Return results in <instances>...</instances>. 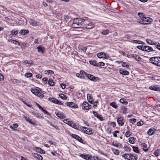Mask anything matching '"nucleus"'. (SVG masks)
Listing matches in <instances>:
<instances>
[{
  "label": "nucleus",
  "mask_w": 160,
  "mask_h": 160,
  "mask_svg": "<svg viewBox=\"0 0 160 160\" xmlns=\"http://www.w3.org/2000/svg\"><path fill=\"white\" fill-rule=\"evenodd\" d=\"M31 91L34 95L40 98H42L44 96L43 94L44 93V91H42L41 89L38 87H36L31 89Z\"/></svg>",
  "instance_id": "f257e3e1"
},
{
  "label": "nucleus",
  "mask_w": 160,
  "mask_h": 160,
  "mask_svg": "<svg viewBox=\"0 0 160 160\" xmlns=\"http://www.w3.org/2000/svg\"><path fill=\"white\" fill-rule=\"evenodd\" d=\"M84 24V23H82V19L81 18H76L73 20L72 26L74 28H80Z\"/></svg>",
  "instance_id": "f03ea898"
},
{
  "label": "nucleus",
  "mask_w": 160,
  "mask_h": 160,
  "mask_svg": "<svg viewBox=\"0 0 160 160\" xmlns=\"http://www.w3.org/2000/svg\"><path fill=\"white\" fill-rule=\"evenodd\" d=\"M80 129H82V131L85 132L87 134H91L93 133L92 130H91L89 128H88L86 127H80Z\"/></svg>",
  "instance_id": "7ed1b4c3"
},
{
  "label": "nucleus",
  "mask_w": 160,
  "mask_h": 160,
  "mask_svg": "<svg viewBox=\"0 0 160 160\" xmlns=\"http://www.w3.org/2000/svg\"><path fill=\"white\" fill-rule=\"evenodd\" d=\"M91 105H89L87 102L84 101L82 105V109L84 110H87L91 109Z\"/></svg>",
  "instance_id": "20e7f679"
},
{
  "label": "nucleus",
  "mask_w": 160,
  "mask_h": 160,
  "mask_svg": "<svg viewBox=\"0 0 160 160\" xmlns=\"http://www.w3.org/2000/svg\"><path fill=\"white\" fill-rule=\"evenodd\" d=\"M66 123L68 125L73 128L78 130H80L79 127L78 125H76L74 123H73L72 121H68L67 123Z\"/></svg>",
  "instance_id": "39448f33"
},
{
  "label": "nucleus",
  "mask_w": 160,
  "mask_h": 160,
  "mask_svg": "<svg viewBox=\"0 0 160 160\" xmlns=\"http://www.w3.org/2000/svg\"><path fill=\"white\" fill-rule=\"evenodd\" d=\"M117 122L119 126H122L124 125V120L123 117H120L117 119Z\"/></svg>",
  "instance_id": "423d86ee"
},
{
  "label": "nucleus",
  "mask_w": 160,
  "mask_h": 160,
  "mask_svg": "<svg viewBox=\"0 0 160 160\" xmlns=\"http://www.w3.org/2000/svg\"><path fill=\"white\" fill-rule=\"evenodd\" d=\"M48 99L51 102H53L55 104L59 105H62L63 103L59 101H58L56 99L52 98H49Z\"/></svg>",
  "instance_id": "0eeeda50"
},
{
  "label": "nucleus",
  "mask_w": 160,
  "mask_h": 160,
  "mask_svg": "<svg viewBox=\"0 0 160 160\" xmlns=\"http://www.w3.org/2000/svg\"><path fill=\"white\" fill-rule=\"evenodd\" d=\"M80 156L86 160H92V156L89 154H81L80 155Z\"/></svg>",
  "instance_id": "6e6552de"
},
{
  "label": "nucleus",
  "mask_w": 160,
  "mask_h": 160,
  "mask_svg": "<svg viewBox=\"0 0 160 160\" xmlns=\"http://www.w3.org/2000/svg\"><path fill=\"white\" fill-rule=\"evenodd\" d=\"M66 104L67 106L69 107L72 108H78V106L72 102H67L66 103Z\"/></svg>",
  "instance_id": "1a4fd4ad"
},
{
  "label": "nucleus",
  "mask_w": 160,
  "mask_h": 160,
  "mask_svg": "<svg viewBox=\"0 0 160 160\" xmlns=\"http://www.w3.org/2000/svg\"><path fill=\"white\" fill-rule=\"evenodd\" d=\"M149 89L152 90L160 91V87H159L158 86H151Z\"/></svg>",
  "instance_id": "9d476101"
},
{
  "label": "nucleus",
  "mask_w": 160,
  "mask_h": 160,
  "mask_svg": "<svg viewBox=\"0 0 160 160\" xmlns=\"http://www.w3.org/2000/svg\"><path fill=\"white\" fill-rule=\"evenodd\" d=\"M159 58H160V57H155V62H151V63L154 65H156L158 66H160V63H159Z\"/></svg>",
  "instance_id": "9b49d317"
},
{
  "label": "nucleus",
  "mask_w": 160,
  "mask_h": 160,
  "mask_svg": "<svg viewBox=\"0 0 160 160\" xmlns=\"http://www.w3.org/2000/svg\"><path fill=\"white\" fill-rule=\"evenodd\" d=\"M71 136L73 138H74L75 139L78 140V141L81 143L83 142V141L82 139L78 135L75 134H72Z\"/></svg>",
  "instance_id": "f8f14e48"
},
{
  "label": "nucleus",
  "mask_w": 160,
  "mask_h": 160,
  "mask_svg": "<svg viewBox=\"0 0 160 160\" xmlns=\"http://www.w3.org/2000/svg\"><path fill=\"white\" fill-rule=\"evenodd\" d=\"M33 156L35 158L37 159L38 160H42V157L40 154H38L37 153L33 154Z\"/></svg>",
  "instance_id": "ddd939ff"
},
{
  "label": "nucleus",
  "mask_w": 160,
  "mask_h": 160,
  "mask_svg": "<svg viewBox=\"0 0 160 160\" xmlns=\"http://www.w3.org/2000/svg\"><path fill=\"white\" fill-rule=\"evenodd\" d=\"M86 28L88 29H91L94 28L95 27L94 24L91 22L88 24H87V23H86Z\"/></svg>",
  "instance_id": "4468645a"
},
{
  "label": "nucleus",
  "mask_w": 160,
  "mask_h": 160,
  "mask_svg": "<svg viewBox=\"0 0 160 160\" xmlns=\"http://www.w3.org/2000/svg\"><path fill=\"white\" fill-rule=\"evenodd\" d=\"M131 57L135 59L136 61H139L141 60V58L138 55L136 54H132L131 55Z\"/></svg>",
  "instance_id": "2eb2a0df"
},
{
  "label": "nucleus",
  "mask_w": 160,
  "mask_h": 160,
  "mask_svg": "<svg viewBox=\"0 0 160 160\" xmlns=\"http://www.w3.org/2000/svg\"><path fill=\"white\" fill-rule=\"evenodd\" d=\"M29 23L33 26H36L37 25L36 21L32 19H30L29 20Z\"/></svg>",
  "instance_id": "dca6fc26"
},
{
  "label": "nucleus",
  "mask_w": 160,
  "mask_h": 160,
  "mask_svg": "<svg viewBox=\"0 0 160 160\" xmlns=\"http://www.w3.org/2000/svg\"><path fill=\"white\" fill-rule=\"evenodd\" d=\"M97 56L99 58H104L106 57V54L103 52H101L97 54Z\"/></svg>",
  "instance_id": "f3484780"
},
{
  "label": "nucleus",
  "mask_w": 160,
  "mask_h": 160,
  "mask_svg": "<svg viewBox=\"0 0 160 160\" xmlns=\"http://www.w3.org/2000/svg\"><path fill=\"white\" fill-rule=\"evenodd\" d=\"M143 20L145 21L147 23L150 22L152 21V18L149 17H144L143 18Z\"/></svg>",
  "instance_id": "a211bd4d"
},
{
  "label": "nucleus",
  "mask_w": 160,
  "mask_h": 160,
  "mask_svg": "<svg viewBox=\"0 0 160 160\" xmlns=\"http://www.w3.org/2000/svg\"><path fill=\"white\" fill-rule=\"evenodd\" d=\"M37 48L38 50V52H41L42 53H43V52L45 50V48H44L40 46H39Z\"/></svg>",
  "instance_id": "6ab92c4d"
},
{
  "label": "nucleus",
  "mask_w": 160,
  "mask_h": 160,
  "mask_svg": "<svg viewBox=\"0 0 160 160\" xmlns=\"http://www.w3.org/2000/svg\"><path fill=\"white\" fill-rule=\"evenodd\" d=\"M120 74L124 75H128L129 74V72L127 71H124L123 70H121L119 71Z\"/></svg>",
  "instance_id": "aec40b11"
},
{
  "label": "nucleus",
  "mask_w": 160,
  "mask_h": 160,
  "mask_svg": "<svg viewBox=\"0 0 160 160\" xmlns=\"http://www.w3.org/2000/svg\"><path fill=\"white\" fill-rule=\"evenodd\" d=\"M87 97L88 102L91 103L93 104V101L91 95L89 94H88L87 95Z\"/></svg>",
  "instance_id": "412c9836"
},
{
  "label": "nucleus",
  "mask_w": 160,
  "mask_h": 160,
  "mask_svg": "<svg viewBox=\"0 0 160 160\" xmlns=\"http://www.w3.org/2000/svg\"><path fill=\"white\" fill-rule=\"evenodd\" d=\"M29 33L28 30H21L19 32L20 34L22 35H25V34L28 33Z\"/></svg>",
  "instance_id": "4be33fe9"
},
{
  "label": "nucleus",
  "mask_w": 160,
  "mask_h": 160,
  "mask_svg": "<svg viewBox=\"0 0 160 160\" xmlns=\"http://www.w3.org/2000/svg\"><path fill=\"white\" fill-rule=\"evenodd\" d=\"M122 158L126 159L129 160V159L130 158V154H125L122 156Z\"/></svg>",
  "instance_id": "5701e85b"
},
{
  "label": "nucleus",
  "mask_w": 160,
  "mask_h": 160,
  "mask_svg": "<svg viewBox=\"0 0 160 160\" xmlns=\"http://www.w3.org/2000/svg\"><path fill=\"white\" fill-rule=\"evenodd\" d=\"M146 42L148 43L150 45H156V43H154L153 41L149 39H147L146 40Z\"/></svg>",
  "instance_id": "b1692460"
},
{
  "label": "nucleus",
  "mask_w": 160,
  "mask_h": 160,
  "mask_svg": "<svg viewBox=\"0 0 160 160\" xmlns=\"http://www.w3.org/2000/svg\"><path fill=\"white\" fill-rule=\"evenodd\" d=\"M8 41L9 42H10L16 45H19L20 44L19 42H18L15 40L10 39L8 40Z\"/></svg>",
  "instance_id": "393cba45"
},
{
  "label": "nucleus",
  "mask_w": 160,
  "mask_h": 160,
  "mask_svg": "<svg viewBox=\"0 0 160 160\" xmlns=\"http://www.w3.org/2000/svg\"><path fill=\"white\" fill-rule=\"evenodd\" d=\"M130 158L129 159V160H136L138 158L134 154H130Z\"/></svg>",
  "instance_id": "a878e982"
},
{
  "label": "nucleus",
  "mask_w": 160,
  "mask_h": 160,
  "mask_svg": "<svg viewBox=\"0 0 160 160\" xmlns=\"http://www.w3.org/2000/svg\"><path fill=\"white\" fill-rule=\"evenodd\" d=\"M57 117L60 118H65V116L63 114L61 113V112H58L56 114Z\"/></svg>",
  "instance_id": "bb28decb"
},
{
  "label": "nucleus",
  "mask_w": 160,
  "mask_h": 160,
  "mask_svg": "<svg viewBox=\"0 0 160 160\" xmlns=\"http://www.w3.org/2000/svg\"><path fill=\"white\" fill-rule=\"evenodd\" d=\"M48 84L50 86H53L54 85V82L53 81L52 79L49 80L48 82Z\"/></svg>",
  "instance_id": "cd10ccee"
},
{
  "label": "nucleus",
  "mask_w": 160,
  "mask_h": 160,
  "mask_svg": "<svg viewBox=\"0 0 160 160\" xmlns=\"http://www.w3.org/2000/svg\"><path fill=\"white\" fill-rule=\"evenodd\" d=\"M154 133L153 129H149L147 132V134L149 135H152Z\"/></svg>",
  "instance_id": "c85d7f7f"
},
{
  "label": "nucleus",
  "mask_w": 160,
  "mask_h": 160,
  "mask_svg": "<svg viewBox=\"0 0 160 160\" xmlns=\"http://www.w3.org/2000/svg\"><path fill=\"white\" fill-rule=\"evenodd\" d=\"M135 138L134 137H130L129 139V142L131 144H133L134 143V140Z\"/></svg>",
  "instance_id": "c756f323"
},
{
  "label": "nucleus",
  "mask_w": 160,
  "mask_h": 160,
  "mask_svg": "<svg viewBox=\"0 0 160 160\" xmlns=\"http://www.w3.org/2000/svg\"><path fill=\"white\" fill-rule=\"evenodd\" d=\"M90 63L94 66H98V63H97L95 61H90Z\"/></svg>",
  "instance_id": "7c9ffc66"
},
{
  "label": "nucleus",
  "mask_w": 160,
  "mask_h": 160,
  "mask_svg": "<svg viewBox=\"0 0 160 160\" xmlns=\"http://www.w3.org/2000/svg\"><path fill=\"white\" fill-rule=\"evenodd\" d=\"M119 101L122 104H124L125 105H127L128 103V102L126 101V100H125L123 98L121 99Z\"/></svg>",
  "instance_id": "2f4dec72"
},
{
  "label": "nucleus",
  "mask_w": 160,
  "mask_h": 160,
  "mask_svg": "<svg viewBox=\"0 0 160 160\" xmlns=\"http://www.w3.org/2000/svg\"><path fill=\"white\" fill-rule=\"evenodd\" d=\"M18 125L17 123L13 124L12 126H10V128L12 129L15 130V129H14V128H17L18 127Z\"/></svg>",
  "instance_id": "473e14b6"
},
{
  "label": "nucleus",
  "mask_w": 160,
  "mask_h": 160,
  "mask_svg": "<svg viewBox=\"0 0 160 160\" xmlns=\"http://www.w3.org/2000/svg\"><path fill=\"white\" fill-rule=\"evenodd\" d=\"M99 80V78L95 77L94 76L92 77V79H91V80L94 82H97Z\"/></svg>",
  "instance_id": "72a5a7b5"
},
{
  "label": "nucleus",
  "mask_w": 160,
  "mask_h": 160,
  "mask_svg": "<svg viewBox=\"0 0 160 160\" xmlns=\"http://www.w3.org/2000/svg\"><path fill=\"white\" fill-rule=\"evenodd\" d=\"M59 96L61 98L63 99L66 100L67 99V97L65 95L63 94H61L59 95Z\"/></svg>",
  "instance_id": "f704fd0d"
},
{
  "label": "nucleus",
  "mask_w": 160,
  "mask_h": 160,
  "mask_svg": "<svg viewBox=\"0 0 160 160\" xmlns=\"http://www.w3.org/2000/svg\"><path fill=\"white\" fill-rule=\"evenodd\" d=\"M110 105L114 108L116 109L117 108V105L115 102H112L110 103Z\"/></svg>",
  "instance_id": "c9c22d12"
},
{
  "label": "nucleus",
  "mask_w": 160,
  "mask_h": 160,
  "mask_svg": "<svg viewBox=\"0 0 160 160\" xmlns=\"http://www.w3.org/2000/svg\"><path fill=\"white\" fill-rule=\"evenodd\" d=\"M142 146L143 148V150L145 151H147L148 150L146 148L147 145L145 143H142Z\"/></svg>",
  "instance_id": "e433bc0d"
},
{
  "label": "nucleus",
  "mask_w": 160,
  "mask_h": 160,
  "mask_svg": "<svg viewBox=\"0 0 160 160\" xmlns=\"http://www.w3.org/2000/svg\"><path fill=\"white\" fill-rule=\"evenodd\" d=\"M147 52H151L152 51H155L153 50V48L147 46Z\"/></svg>",
  "instance_id": "4c0bfd02"
},
{
  "label": "nucleus",
  "mask_w": 160,
  "mask_h": 160,
  "mask_svg": "<svg viewBox=\"0 0 160 160\" xmlns=\"http://www.w3.org/2000/svg\"><path fill=\"white\" fill-rule=\"evenodd\" d=\"M123 149L125 151L127 152H130L131 151V149L129 147H127L126 145H124Z\"/></svg>",
  "instance_id": "58836bf2"
},
{
  "label": "nucleus",
  "mask_w": 160,
  "mask_h": 160,
  "mask_svg": "<svg viewBox=\"0 0 160 160\" xmlns=\"http://www.w3.org/2000/svg\"><path fill=\"white\" fill-rule=\"evenodd\" d=\"M109 30L108 29H107V30H106L103 31V32H102L101 33L102 34L105 35L108 34L109 33Z\"/></svg>",
  "instance_id": "ea45409f"
},
{
  "label": "nucleus",
  "mask_w": 160,
  "mask_h": 160,
  "mask_svg": "<svg viewBox=\"0 0 160 160\" xmlns=\"http://www.w3.org/2000/svg\"><path fill=\"white\" fill-rule=\"evenodd\" d=\"M46 72H47L48 74H53L54 73V72L51 70H47L45 71Z\"/></svg>",
  "instance_id": "a19ab883"
},
{
  "label": "nucleus",
  "mask_w": 160,
  "mask_h": 160,
  "mask_svg": "<svg viewBox=\"0 0 160 160\" xmlns=\"http://www.w3.org/2000/svg\"><path fill=\"white\" fill-rule=\"evenodd\" d=\"M32 76V74L31 73H26L25 74V76L27 78H29Z\"/></svg>",
  "instance_id": "79ce46f5"
},
{
  "label": "nucleus",
  "mask_w": 160,
  "mask_h": 160,
  "mask_svg": "<svg viewBox=\"0 0 160 160\" xmlns=\"http://www.w3.org/2000/svg\"><path fill=\"white\" fill-rule=\"evenodd\" d=\"M132 147L134 152L137 153H139V151L138 150V148L137 147H134V146H133Z\"/></svg>",
  "instance_id": "37998d69"
},
{
  "label": "nucleus",
  "mask_w": 160,
  "mask_h": 160,
  "mask_svg": "<svg viewBox=\"0 0 160 160\" xmlns=\"http://www.w3.org/2000/svg\"><path fill=\"white\" fill-rule=\"evenodd\" d=\"M121 63H122V66L124 67H128V65L126 64L125 62L120 61Z\"/></svg>",
  "instance_id": "c03bdc74"
},
{
  "label": "nucleus",
  "mask_w": 160,
  "mask_h": 160,
  "mask_svg": "<svg viewBox=\"0 0 160 160\" xmlns=\"http://www.w3.org/2000/svg\"><path fill=\"white\" fill-rule=\"evenodd\" d=\"M141 42H142V41L140 40H132L131 41V42L132 43L138 44H140Z\"/></svg>",
  "instance_id": "a18cd8bd"
},
{
  "label": "nucleus",
  "mask_w": 160,
  "mask_h": 160,
  "mask_svg": "<svg viewBox=\"0 0 160 160\" xmlns=\"http://www.w3.org/2000/svg\"><path fill=\"white\" fill-rule=\"evenodd\" d=\"M64 20L66 21V22H68L70 20V18L67 15L65 16L64 17Z\"/></svg>",
  "instance_id": "49530a36"
},
{
  "label": "nucleus",
  "mask_w": 160,
  "mask_h": 160,
  "mask_svg": "<svg viewBox=\"0 0 160 160\" xmlns=\"http://www.w3.org/2000/svg\"><path fill=\"white\" fill-rule=\"evenodd\" d=\"M18 32V31H14V30H12L11 31V33L13 35H17Z\"/></svg>",
  "instance_id": "de8ad7c7"
},
{
  "label": "nucleus",
  "mask_w": 160,
  "mask_h": 160,
  "mask_svg": "<svg viewBox=\"0 0 160 160\" xmlns=\"http://www.w3.org/2000/svg\"><path fill=\"white\" fill-rule=\"evenodd\" d=\"M114 153L116 155H118L119 153V151L118 149H115L113 150Z\"/></svg>",
  "instance_id": "09e8293b"
},
{
  "label": "nucleus",
  "mask_w": 160,
  "mask_h": 160,
  "mask_svg": "<svg viewBox=\"0 0 160 160\" xmlns=\"http://www.w3.org/2000/svg\"><path fill=\"white\" fill-rule=\"evenodd\" d=\"M86 77L90 80H91V79H92L93 76V75L89 74H86Z\"/></svg>",
  "instance_id": "8fccbe9b"
},
{
  "label": "nucleus",
  "mask_w": 160,
  "mask_h": 160,
  "mask_svg": "<svg viewBox=\"0 0 160 160\" xmlns=\"http://www.w3.org/2000/svg\"><path fill=\"white\" fill-rule=\"evenodd\" d=\"M80 73L81 75H85L86 76V74H88V73H87L86 72H84L83 71L81 70L80 72Z\"/></svg>",
  "instance_id": "3c124183"
},
{
  "label": "nucleus",
  "mask_w": 160,
  "mask_h": 160,
  "mask_svg": "<svg viewBox=\"0 0 160 160\" xmlns=\"http://www.w3.org/2000/svg\"><path fill=\"white\" fill-rule=\"evenodd\" d=\"M138 16L140 17V18H142L143 19V18H144V16L143 15V14L141 12H138Z\"/></svg>",
  "instance_id": "603ef678"
},
{
  "label": "nucleus",
  "mask_w": 160,
  "mask_h": 160,
  "mask_svg": "<svg viewBox=\"0 0 160 160\" xmlns=\"http://www.w3.org/2000/svg\"><path fill=\"white\" fill-rule=\"evenodd\" d=\"M97 118H98V119H99L101 121H102L104 120L103 117L100 115H99L98 116V117H97Z\"/></svg>",
  "instance_id": "864d4df0"
},
{
  "label": "nucleus",
  "mask_w": 160,
  "mask_h": 160,
  "mask_svg": "<svg viewBox=\"0 0 160 160\" xmlns=\"http://www.w3.org/2000/svg\"><path fill=\"white\" fill-rule=\"evenodd\" d=\"M143 124V122L142 121H140L137 123V125L138 126H141Z\"/></svg>",
  "instance_id": "5fc2aeb1"
},
{
  "label": "nucleus",
  "mask_w": 160,
  "mask_h": 160,
  "mask_svg": "<svg viewBox=\"0 0 160 160\" xmlns=\"http://www.w3.org/2000/svg\"><path fill=\"white\" fill-rule=\"evenodd\" d=\"M136 120L135 119H130V122L132 124L136 122Z\"/></svg>",
  "instance_id": "6e6d98bb"
},
{
  "label": "nucleus",
  "mask_w": 160,
  "mask_h": 160,
  "mask_svg": "<svg viewBox=\"0 0 160 160\" xmlns=\"http://www.w3.org/2000/svg\"><path fill=\"white\" fill-rule=\"evenodd\" d=\"M35 150H36V151L38 152H40V151H41V149L39 148L38 147H35Z\"/></svg>",
  "instance_id": "4d7b16f0"
},
{
  "label": "nucleus",
  "mask_w": 160,
  "mask_h": 160,
  "mask_svg": "<svg viewBox=\"0 0 160 160\" xmlns=\"http://www.w3.org/2000/svg\"><path fill=\"white\" fill-rule=\"evenodd\" d=\"M130 132L128 131L126 132L125 136L127 137H128L130 136Z\"/></svg>",
  "instance_id": "13d9d810"
},
{
  "label": "nucleus",
  "mask_w": 160,
  "mask_h": 160,
  "mask_svg": "<svg viewBox=\"0 0 160 160\" xmlns=\"http://www.w3.org/2000/svg\"><path fill=\"white\" fill-rule=\"evenodd\" d=\"M143 47V46H138L137 47V48L142 50Z\"/></svg>",
  "instance_id": "bf43d9fd"
},
{
  "label": "nucleus",
  "mask_w": 160,
  "mask_h": 160,
  "mask_svg": "<svg viewBox=\"0 0 160 160\" xmlns=\"http://www.w3.org/2000/svg\"><path fill=\"white\" fill-rule=\"evenodd\" d=\"M98 66H104L105 65V63L102 62H99L98 63Z\"/></svg>",
  "instance_id": "052dcab7"
},
{
  "label": "nucleus",
  "mask_w": 160,
  "mask_h": 160,
  "mask_svg": "<svg viewBox=\"0 0 160 160\" xmlns=\"http://www.w3.org/2000/svg\"><path fill=\"white\" fill-rule=\"evenodd\" d=\"M42 111L45 114H47L48 115L50 114L46 110L43 108L42 109Z\"/></svg>",
  "instance_id": "680f3d73"
},
{
  "label": "nucleus",
  "mask_w": 160,
  "mask_h": 160,
  "mask_svg": "<svg viewBox=\"0 0 160 160\" xmlns=\"http://www.w3.org/2000/svg\"><path fill=\"white\" fill-rule=\"evenodd\" d=\"M60 86H61V87L63 89H65V88L66 86L64 84H63V83L61 84Z\"/></svg>",
  "instance_id": "e2e57ef3"
},
{
  "label": "nucleus",
  "mask_w": 160,
  "mask_h": 160,
  "mask_svg": "<svg viewBox=\"0 0 160 160\" xmlns=\"http://www.w3.org/2000/svg\"><path fill=\"white\" fill-rule=\"evenodd\" d=\"M111 125L113 127H114L116 126V123L115 122H113L111 123Z\"/></svg>",
  "instance_id": "0e129e2a"
},
{
  "label": "nucleus",
  "mask_w": 160,
  "mask_h": 160,
  "mask_svg": "<svg viewBox=\"0 0 160 160\" xmlns=\"http://www.w3.org/2000/svg\"><path fill=\"white\" fill-rule=\"evenodd\" d=\"M92 113L94 114V115L96 117H98V116L99 115L98 113L95 111L92 112Z\"/></svg>",
  "instance_id": "69168bd1"
},
{
  "label": "nucleus",
  "mask_w": 160,
  "mask_h": 160,
  "mask_svg": "<svg viewBox=\"0 0 160 160\" xmlns=\"http://www.w3.org/2000/svg\"><path fill=\"white\" fill-rule=\"evenodd\" d=\"M121 108L124 112H126L127 110V109L124 107H122Z\"/></svg>",
  "instance_id": "338daca9"
},
{
  "label": "nucleus",
  "mask_w": 160,
  "mask_h": 160,
  "mask_svg": "<svg viewBox=\"0 0 160 160\" xmlns=\"http://www.w3.org/2000/svg\"><path fill=\"white\" fill-rule=\"evenodd\" d=\"M48 79L47 78H42L43 81L45 83H47V82Z\"/></svg>",
  "instance_id": "774afa93"
}]
</instances>
